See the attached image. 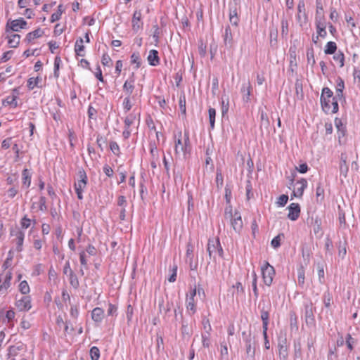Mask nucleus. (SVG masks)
<instances>
[{
  "label": "nucleus",
  "instance_id": "39",
  "mask_svg": "<svg viewBox=\"0 0 360 360\" xmlns=\"http://www.w3.org/2000/svg\"><path fill=\"white\" fill-rule=\"evenodd\" d=\"M324 20L323 6L320 2L316 3V21Z\"/></svg>",
  "mask_w": 360,
  "mask_h": 360
},
{
  "label": "nucleus",
  "instance_id": "37",
  "mask_svg": "<svg viewBox=\"0 0 360 360\" xmlns=\"http://www.w3.org/2000/svg\"><path fill=\"white\" fill-rule=\"evenodd\" d=\"M208 113H209V121H210V129H213L214 128L216 110L213 108H210L208 110Z\"/></svg>",
  "mask_w": 360,
  "mask_h": 360
},
{
  "label": "nucleus",
  "instance_id": "24",
  "mask_svg": "<svg viewBox=\"0 0 360 360\" xmlns=\"http://www.w3.org/2000/svg\"><path fill=\"white\" fill-rule=\"evenodd\" d=\"M148 61L152 66H156L160 63L158 52L156 50H150L148 56Z\"/></svg>",
  "mask_w": 360,
  "mask_h": 360
},
{
  "label": "nucleus",
  "instance_id": "60",
  "mask_svg": "<svg viewBox=\"0 0 360 360\" xmlns=\"http://www.w3.org/2000/svg\"><path fill=\"white\" fill-rule=\"evenodd\" d=\"M179 108L183 114H186V98L182 96L179 98Z\"/></svg>",
  "mask_w": 360,
  "mask_h": 360
},
{
  "label": "nucleus",
  "instance_id": "58",
  "mask_svg": "<svg viewBox=\"0 0 360 360\" xmlns=\"http://www.w3.org/2000/svg\"><path fill=\"white\" fill-rule=\"evenodd\" d=\"M110 148L114 154L118 155L120 153V147L115 141L110 143Z\"/></svg>",
  "mask_w": 360,
  "mask_h": 360
},
{
  "label": "nucleus",
  "instance_id": "9",
  "mask_svg": "<svg viewBox=\"0 0 360 360\" xmlns=\"http://www.w3.org/2000/svg\"><path fill=\"white\" fill-rule=\"evenodd\" d=\"M196 295V288L193 289L189 295H187L186 300V313L189 316H192L196 311V304L195 297Z\"/></svg>",
  "mask_w": 360,
  "mask_h": 360
},
{
  "label": "nucleus",
  "instance_id": "43",
  "mask_svg": "<svg viewBox=\"0 0 360 360\" xmlns=\"http://www.w3.org/2000/svg\"><path fill=\"white\" fill-rule=\"evenodd\" d=\"M269 314L267 310L263 307L261 309V319L262 321V326H268L269 324Z\"/></svg>",
  "mask_w": 360,
  "mask_h": 360
},
{
  "label": "nucleus",
  "instance_id": "15",
  "mask_svg": "<svg viewBox=\"0 0 360 360\" xmlns=\"http://www.w3.org/2000/svg\"><path fill=\"white\" fill-rule=\"evenodd\" d=\"M25 345L22 342H18L16 345L9 347L8 350V356H17L21 352H25Z\"/></svg>",
  "mask_w": 360,
  "mask_h": 360
},
{
  "label": "nucleus",
  "instance_id": "55",
  "mask_svg": "<svg viewBox=\"0 0 360 360\" xmlns=\"http://www.w3.org/2000/svg\"><path fill=\"white\" fill-rule=\"evenodd\" d=\"M220 354H221V357L222 359H227L228 357V348H227V346L225 343L224 342H221V351H220Z\"/></svg>",
  "mask_w": 360,
  "mask_h": 360
},
{
  "label": "nucleus",
  "instance_id": "41",
  "mask_svg": "<svg viewBox=\"0 0 360 360\" xmlns=\"http://www.w3.org/2000/svg\"><path fill=\"white\" fill-rule=\"evenodd\" d=\"M202 324L203 329L205 330L204 333H211L212 326H211L209 319L207 317L204 316L202 318Z\"/></svg>",
  "mask_w": 360,
  "mask_h": 360
},
{
  "label": "nucleus",
  "instance_id": "14",
  "mask_svg": "<svg viewBox=\"0 0 360 360\" xmlns=\"http://www.w3.org/2000/svg\"><path fill=\"white\" fill-rule=\"evenodd\" d=\"M307 186V181L305 179H301L300 180L297 181L294 185L292 196L301 198Z\"/></svg>",
  "mask_w": 360,
  "mask_h": 360
},
{
  "label": "nucleus",
  "instance_id": "19",
  "mask_svg": "<svg viewBox=\"0 0 360 360\" xmlns=\"http://www.w3.org/2000/svg\"><path fill=\"white\" fill-rule=\"evenodd\" d=\"M252 86L250 81L244 82L241 86V94H243V101L245 103H248L250 100V92Z\"/></svg>",
  "mask_w": 360,
  "mask_h": 360
},
{
  "label": "nucleus",
  "instance_id": "13",
  "mask_svg": "<svg viewBox=\"0 0 360 360\" xmlns=\"http://www.w3.org/2000/svg\"><path fill=\"white\" fill-rule=\"evenodd\" d=\"M297 19L299 24L302 26L307 22V16L305 13V4L304 0H300L297 5Z\"/></svg>",
  "mask_w": 360,
  "mask_h": 360
},
{
  "label": "nucleus",
  "instance_id": "42",
  "mask_svg": "<svg viewBox=\"0 0 360 360\" xmlns=\"http://www.w3.org/2000/svg\"><path fill=\"white\" fill-rule=\"evenodd\" d=\"M307 62L309 64H310L311 66H313L316 63L315 58H314V49H309L307 51Z\"/></svg>",
  "mask_w": 360,
  "mask_h": 360
},
{
  "label": "nucleus",
  "instance_id": "35",
  "mask_svg": "<svg viewBox=\"0 0 360 360\" xmlns=\"http://www.w3.org/2000/svg\"><path fill=\"white\" fill-rule=\"evenodd\" d=\"M3 105L5 106L12 105L13 108H15L18 105L17 96L12 95L6 97L3 101Z\"/></svg>",
  "mask_w": 360,
  "mask_h": 360
},
{
  "label": "nucleus",
  "instance_id": "32",
  "mask_svg": "<svg viewBox=\"0 0 360 360\" xmlns=\"http://www.w3.org/2000/svg\"><path fill=\"white\" fill-rule=\"evenodd\" d=\"M333 60L337 63L340 68H342L344 66L345 56L341 51H338L334 53Z\"/></svg>",
  "mask_w": 360,
  "mask_h": 360
},
{
  "label": "nucleus",
  "instance_id": "25",
  "mask_svg": "<svg viewBox=\"0 0 360 360\" xmlns=\"http://www.w3.org/2000/svg\"><path fill=\"white\" fill-rule=\"evenodd\" d=\"M304 316L307 323L312 322L314 321V313L312 309V303L309 302L305 304L304 307Z\"/></svg>",
  "mask_w": 360,
  "mask_h": 360
},
{
  "label": "nucleus",
  "instance_id": "64",
  "mask_svg": "<svg viewBox=\"0 0 360 360\" xmlns=\"http://www.w3.org/2000/svg\"><path fill=\"white\" fill-rule=\"evenodd\" d=\"M206 45L202 41H200L198 46V52L202 57L206 55Z\"/></svg>",
  "mask_w": 360,
  "mask_h": 360
},
{
  "label": "nucleus",
  "instance_id": "29",
  "mask_svg": "<svg viewBox=\"0 0 360 360\" xmlns=\"http://www.w3.org/2000/svg\"><path fill=\"white\" fill-rule=\"evenodd\" d=\"M22 186L26 188L30 187L31 184V174L27 169H25L22 172Z\"/></svg>",
  "mask_w": 360,
  "mask_h": 360
},
{
  "label": "nucleus",
  "instance_id": "59",
  "mask_svg": "<svg viewBox=\"0 0 360 360\" xmlns=\"http://www.w3.org/2000/svg\"><path fill=\"white\" fill-rule=\"evenodd\" d=\"M112 60L110 57L107 54L104 53L102 56L101 63L105 66H110L111 64Z\"/></svg>",
  "mask_w": 360,
  "mask_h": 360
},
{
  "label": "nucleus",
  "instance_id": "38",
  "mask_svg": "<svg viewBox=\"0 0 360 360\" xmlns=\"http://www.w3.org/2000/svg\"><path fill=\"white\" fill-rule=\"evenodd\" d=\"M150 153L151 155L150 160H158L159 161V153L157 147L155 144H150Z\"/></svg>",
  "mask_w": 360,
  "mask_h": 360
},
{
  "label": "nucleus",
  "instance_id": "7",
  "mask_svg": "<svg viewBox=\"0 0 360 360\" xmlns=\"http://www.w3.org/2000/svg\"><path fill=\"white\" fill-rule=\"evenodd\" d=\"M27 22L22 18H20L13 20H8L6 26V32L7 34L10 32H18L20 29L25 27Z\"/></svg>",
  "mask_w": 360,
  "mask_h": 360
},
{
  "label": "nucleus",
  "instance_id": "49",
  "mask_svg": "<svg viewBox=\"0 0 360 360\" xmlns=\"http://www.w3.org/2000/svg\"><path fill=\"white\" fill-rule=\"evenodd\" d=\"M338 248H339V252H338L339 256L341 257L342 258H344L347 253L346 242L345 241H344V242L340 241Z\"/></svg>",
  "mask_w": 360,
  "mask_h": 360
},
{
  "label": "nucleus",
  "instance_id": "46",
  "mask_svg": "<svg viewBox=\"0 0 360 360\" xmlns=\"http://www.w3.org/2000/svg\"><path fill=\"white\" fill-rule=\"evenodd\" d=\"M131 97H129V96H126L124 98L122 105H123V108H124L125 112H129L131 109L132 103H131Z\"/></svg>",
  "mask_w": 360,
  "mask_h": 360
},
{
  "label": "nucleus",
  "instance_id": "10",
  "mask_svg": "<svg viewBox=\"0 0 360 360\" xmlns=\"http://www.w3.org/2000/svg\"><path fill=\"white\" fill-rule=\"evenodd\" d=\"M10 234L11 236L15 237L16 250L18 252H21L22 250L23 241L25 238L24 231L18 227H15L11 229Z\"/></svg>",
  "mask_w": 360,
  "mask_h": 360
},
{
  "label": "nucleus",
  "instance_id": "61",
  "mask_svg": "<svg viewBox=\"0 0 360 360\" xmlns=\"http://www.w3.org/2000/svg\"><path fill=\"white\" fill-rule=\"evenodd\" d=\"M271 246L274 248H278L281 245V235H278L277 236L274 237L271 240Z\"/></svg>",
  "mask_w": 360,
  "mask_h": 360
},
{
  "label": "nucleus",
  "instance_id": "1",
  "mask_svg": "<svg viewBox=\"0 0 360 360\" xmlns=\"http://www.w3.org/2000/svg\"><path fill=\"white\" fill-rule=\"evenodd\" d=\"M338 98L333 96V91L328 87L323 88L320 98L323 110L326 112L330 111L333 113H336L339 110Z\"/></svg>",
  "mask_w": 360,
  "mask_h": 360
},
{
  "label": "nucleus",
  "instance_id": "52",
  "mask_svg": "<svg viewBox=\"0 0 360 360\" xmlns=\"http://www.w3.org/2000/svg\"><path fill=\"white\" fill-rule=\"evenodd\" d=\"M20 225L22 229H27L31 225V219L27 218V216H25L20 221Z\"/></svg>",
  "mask_w": 360,
  "mask_h": 360
},
{
  "label": "nucleus",
  "instance_id": "28",
  "mask_svg": "<svg viewBox=\"0 0 360 360\" xmlns=\"http://www.w3.org/2000/svg\"><path fill=\"white\" fill-rule=\"evenodd\" d=\"M84 41L82 38H79L76 41L75 46V51L77 56H84V46L83 45Z\"/></svg>",
  "mask_w": 360,
  "mask_h": 360
},
{
  "label": "nucleus",
  "instance_id": "23",
  "mask_svg": "<svg viewBox=\"0 0 360 360\" xmlns=\"http://www.w3.org/2000/svg\"><path fill=\"white\" fill-rule=\"evenodd\" d=\"M104 318V311L100 307H96L91 312V319L96 323H101Z\"/></svg>",
  "mask_w": 360,
  "mask_h": 360
},
{
  "label": "nucleus",
  "instance_id": "57",
  "mask_svg": "<svg viewBox=\"0 0 360 360\" xmlns=\"http://www.w3.org/2000/svg\"><path fill=\"white\" fill-rule=\"evenodd\" d=\"M297 280L300 285L304 283V271L302 268L300 269L297 272Z\"/></svg>",
  "mask_w": 360,
  "mask_h": 360
},
{
  "label": "nucleus",
  "instance_id": "45",
  "mask_svg": "<svg viewBox=\"0 0 360 360\" xmlns=\"http://www.w3.org/2000/svg\"><path fill=\"white\" fill-rule=\"evenodd\" d=\"M90 356L91 360H98L100 357V350L97 347H92L90 349Z\"/></svg>",
  "mask_w": 360,
  "mask_h": 360
},
{
  "label": "nucleus",
  "instance_id": "3",
  "mask_svg": "<svg viewBox=\"0 0 360 360\" xmlns=\"http://www.w3.org/2000/svg\"><path fill=\"white\" fill-rule=\"evenodd\" d=\"M78 176L79 180L75 184V189L78 199L82 200L83 199L82 193L86 186L88 178L84 169H80L78 172Z\"/></svg>",
  "mask_w": 360,
  "mask_h": 360
},
{
  "label": "nucleus",
  "instance_id": "6",
  "mask_svg": "<svg viewBox=\"0 0 360 360\" xmlns=\"http://www.w3.org/2000/svg\"><path fill=\"white\" fill-rule=\"evenodd\" d=\"M189 144V136L188 132L184 133V143H182V134L179 132L178 138L175 141V153L179 155L181 153H186Z\"/></svg>",
  "mask_w": 360,
  "mask_h": 360
},
{
  "label": "nucleus",
  "instance_id": "11",
  "mask_svg": "<svg viewBox=\"0 0 360 360\" xmlns=\"http://www.w3.org/2000/svg\"><path fill=\"white\" fill-rule=\"evenodd\" d=\"M15 307L20 311H29L31 307V298L30 296H22L15 302Z\"/></svg>",
  "mask_w": 360,
  "mask_h": 360
},
{
  "label": "nucleus",
  "instance_id": "48",
  "mask_svg": "<svg viewBox=\"0 0 360 360\" xmlns=\"http://www.w3.org/2000/svg\"><path fill=\"white\" fill-rule=\"evenodd\" d=\"M19 290L22 294L26 295L30 292V287L26 281H22L19 285Z\"/></svg>",
  "mask_w": 360,
  "mask_h": 360
},
{
  "label": "nucleus",
  "instance_id": "20",
  "mask_svg": "<svg viewBox=\"0 0 360 360\" xmlns=\"http://www.w3.org/2000/svg\"><path fill=\"white\" fill-rule=\"evenodd\" d=\"M348 170H349V167L347 165V155L345 153H342L340 155V175H342L344 177H346Z\"/></svg>",
  "mask_w": 360,
  "mask_h": 360
},
{
  "label": "nucleus",
  "instance_id": "12",
  "mask_svg": "<svg viewBox=\"0 0 360 360\" xmlns=\"http://www.w3.org/2000/svg\"><path fill=\"white\" fill-rule=\"evenodd\" d=\"M12 273L8 271L6 274L0 275V292H5L11 285Z\"/></svg>",
  "mask_w": 360,
  "mask_h": 360
},
{
  "label": "nucleus",
  "instance_id": "62",
  "mask_svg": "<svg viewBox=\"0 0 360 360\" xmlns=\"http://www.w3.org/2000/svg\"><path fill=\"white\" fill-rule=\"evenodd\" d=\"M117 205L121 207V209L126 208V207L127 205V202L126 198L124 196H123V195L119 196L118 200H117Z\"/></svg>",
  "mask_w": 360,
  "mask_h": 360
},
{
  "label": "nucleus",
  "instance_id": "63",
  "mask_svg": "<svg viewBox=\"0 0 360 360\" xmlns=\"http://www.w3.org/2000/svg\"><path fill=\"white\" fill-rule=\"evenodd\" d=\"M240 0H231V1L229 4V9H240Z\"/></svg>",
  "mask_w": 360,
  "mask_h": 360
},
{
  "label": "nucleus",
  "instance_id": "53",
  "mask_svg": "<svg viewBox=\"0 0 360 360\" xmlns=\"http://www.w3.org/2000/svg\"><path fill=\"white\" fill-rule=\"evenodd\" d=\"M61 60L59 57H56L54 60V76L58 78L59 77V67Z\"/></svg>",
  "mask_w": 360,
  "mask_h": 360
},
{
  "label": "nucleus",
  "instance_id": "18",
  "mask_svg": "<svg viewBox=\"0 0 360 360\" xmlns=\"http://www.w3.org/2000/svg\"><path fill=\"white\" fill-rule=\"evenodd\" d=\"M142 14L141 11H135L132 18V29L135 32L139 30L142 26L143 22H141Z\"/></svg>",
  "mask_w": 360,
  "mask_h": 360
},
{
  "label": "nucleus",
  "instance_id": "2",
  "mask_svg": "<svg viewBox=\"0 0 360 360\" xmlns=\"http://www.w3.org/2000/svg\"><path fill=\"white\" fill-rule=\"evenodd\" d=\"M224 217L226 219H229L233 229L236 233H240L243 229V221L241 214L238 211H235L233 213L231 205H228L225 208Z\"/></svg>",
  "mask_w": 360,
  "mask_h": 360
},
{
  "label": "nucleus",
  "instance_id": "21",
  "mask_svg": "<svg viewBox=\"0 0 360 360\" xmlns=\"http://www.w3.org/2000/svg\"><path fill=\"white\" fill-rule=\"evenodd\" d=\"M219 246V240L217 239H209L207 243V252L209 254V257L212 258V257L214 258V254L217 253V248Z\"/></svg>",
  "mask_w": 360,
  "mask_h": 360
},
{
  "label": "nucleus",
  "instance_id": "56",
  "mask_svg": "<svg viewBox=\"0 0 360 360\" xmlns=\"http://www.w3.org/2000/svg\"><path fill=\"white\" fill-rule=\"evenodd\" d=\"M355 343V340L348 334L346 338V344L349 350L353 349V345Z\"/></svg>",
  "mask_w": 360,
  "mask_h": 360
},
{
  "label": "nucleus",
  "instance_id": "33",
  "mask_svg": "<svg viewBox=\"0 0 360 360\" xmlns=\"http://www.w3.org/2000/svg\"><path fill=\"white\" fill-rule=\"evenodd\" d=\"M337 45L334 41H329L326 44L324 49V53L326 54H334L336 53Z\"/></svg>",
  "mask_w": 360,
  "mask_h": 360
},
{
  "label": "nucleus",
  "instance_id": "31",
  "mask_svg": "<svg viewBox=\"0 0 360 360\" xmlns=\"http://www.w3.org/2000/svg\"><path fill=\"white\" fill-rule=\"evenodd\" d=\"M44 32L41 29H37L33 32H29L26 36V40L30 43L34 39L40 37Z\"/></svg>",
  "mask_w": 360,
  "mask_h": 360
},
{
  "label": "nucleus",
  "instance_id": "5",
  "mask_svg": "<svg viewBox=\"0 0 360 360\" xmlns=\"http://www.w3.org/2000/svg\"><path fill=\"white\" fill-rule=\"evenodd\" d=\"M262 274L263 281L267 286H270L273 283V279L275 275V269L274 266L270 265L269 262H265L262 266Z\"/></svg>",
  "mask_w": 360,
  "mask_h": 360
},
{
  "label": "nucleus",
  "instance_id": "8",
  "mask_svg": "<svg viewBox=\"0 0 360 360\" xmlns=\"http://www.w3.org/2000/svg\"><path fill=\"white\" fill-rule=\"evenodd\" d=\"M242 336L245 342L246 354L248 358H250L251 360H253L255 357V347H252L254 342L252 341L253 338H252L251 333L250 332L247 333L245 331H243L242 333Z\"/></svg>",
  "mask_w": 360,
  "mask_h": 360
},
{
  "label": "nucleus",
  "instance_id": "4",
  "mask_svg": "<svg viewBox=\"0 0 360 360\" xmlns=\"http://www.w3.org/2000/svg\"><path fill=\"white\" fill-rule=\"evenodd\" d=\"M278 354L281 360H287L288 356L287 338L285 331H280L278 337Z\"/></svg>",
  "mask_w": 360,
  "mask_h": 360
},
{
  "label": "nucleus",
  "instance_id": "47",
  "mask_svg": "<svg viewBox=\"0 0 360 360\" xmlns=\"http://www.w3.org/2000/svg\"><path fill=\"white\" fill-rule=\"evenodd\" d=\"M68 276H69V281H70V285L75 289L78 288L79 286V283L77 276L73 273V274L69 275Z\"/></svg>",
  "mask_w": 360,
  "mask_h": 360
},
{
  "label": "nucleus",
  "instance_id": "51",
  "mask_svg": "<svg viewBox=\"0 0 360 360\" xmlns=\"http://www.w3.org/2000/svg\"><path fill=\"white\" fill-rule=\"evenodd\" d=\"M135 120V115L133 114H129L127 116L124 120V127L129 128V127L133 124Z\"/></svg>",
  "mask_w": 360,
  "mask_h": 360
},
{
  "label": "nucleus",
  "instance_id": "27",
  "mask_svg": "<svg viewBox=\"0 0 360 360\" xmlns=\"http://www.w3.org/2000/svg\"><path fill=\"white\" fill-rule=\"evenodd\" d=\"M8 38V44L10 46V47L12 48H16L19 43L20 39V36L18 34H12L11 35L7 36Z\"/></svg>",
  "mask_w": 360,
  "mask_h": 360
},
{
  "label": "nucleus",
  "instance_id": "30",
  "mask_svg": "<svg viewBox=\"0 0 360 360\" xmlns=\"http://www.w3.org/2000/svg\"><path fill=\"white\" fill-rule=\"evenodd\" d=\"M238 9H229V21L232 25L238 26L239 18L238 17Z\"/></svg>",
  "mask_w": 360,
  "mask_h": 360
},
{
  "label": "nucleus",
  "instance_id": "36",
  "mask_svg": "<svg viewBox=\"0 0 360 360\" xmlns=\"http://www.w3.org/2000/svg\"><path fill=\"white\" fill-rule=\"evenodd\" d=\"M344 88H345L344 82L342 79H340L339 82L337 84V89H336V97H338L339 99H342L344 98V96H343Z\"/></svg>",
  "mask_w": 360,
  "mask_h": 360
},
{
  "label": "nucleus",
  "instance_id": "26",
  "mask_svg": "<svg viewBox=\"0 0 360 360\" xmlns=\"http://www.w3.org/2000/svg\"><path fill=\"white\" fill-rule=\"evenodd\" d=\"M316 30H317L318 34L321 37L324 38L327 34V32L326 31V25H325L324 20H317L316 21Z\"/></svg>",
  "mask_w": 360,
  "mask_h": 360
},
{
  "label": "nucleus",
  "instance_id": "50",
  "mask_svg": "<svg viewBox=\"0 0 360 360\" xmlns=\"http://www.w3.org/2000/svg\"><path fill=\"white\" fill-rule=\"evenodd\" d=\"M288 200V196L287 195H281L278 197L276 204L278 207H283L286 205Z\"/></svg>",
  "mask_w": 360,
  "mask_h": 360
},
{
  "label": "nucleus",
  "instance_id": "54",
  "mask_svg": "<svg viewBox=\"0 0 360 360\" xmlns=\"http://www.w3.org/2000/svg\"><path fill=\"white\" fill-rule=\"evenodd\" d=\"M181 333L184 337H190L191 335V330L188 328L187 323H182Z\"/></svg>",
  "mask_w": 360,
  "mask_h": 360
},
{
  "label": "nucleus",
  "instance_id": "40",
  "mask_svg": "<svg viewBox=\"0 0 360 360\" xmlns=\"http://www.w3.org/2000/svg\"><path fill=\"white\" fill-rule=\"evenodd\" d=\"M210 336L211 333H202V345L203 347L208 348L210 345Z\"/></svg>",
  "mask_w": 360,
  "mask_h": 360
},
{
  "label": "nucleus",
  "instance_id": "17",
  "mask_svg": "<svg viewBox=\"0 0 360 360\" xmlns=\"http://www.w3.org/2000/svg\"><path fill=\"white\" fill-rule=\"evenodd\" d=\"M288 209L289 210L288 217L292 221H295L296 219H297L300 213V207L299 204L291 203L288 207Z\"/></svg>",
  "mask_w": 360,
  "mask_h": 360
},
{
  "label": "nucleus",
  "instance_id": "44",
  "mask_svg": "<svg viewBox=\"0 0 360 360\" xmlns=\"http://www.w3.org/2000/svg\"><path fill=\"white\" fill-rule=\"evenodd\" d=\"M169 271L171 272V274L168 278V281L170 283H173L176 281V278L177 265L175 264H173V266L170 268Z\"/></svg>",
  "mask_w": 360,
  "mask_h": 360
},
{
  "label": "nucleus",
  "instance_id": "16",
  "mask_svg": "<svg viewBox=\"0 0 360 360\" xmlns=\"http://www.w3.org/2000/svg\"><path fill=\"white\" fill-rule=\"evenodd\" d=\"M134 76V74L132 73L131 78L125 81L123 84V91L126 96L131 97L135 89Z\"/></svg>",
  "mask_w": 360,
  "mask_h": 360
},
{
  "label": "nucleus",
  "instance_id": "22",
  "mask_svg": "<svg viewBox=\"0 0 360 360\" xmlns=\"http://www.w3.org/2000/svg\"><path fill=\"white\" fill-rule=\"evenodd\" d=\"M224 45L228 48H231L233 44V35L229 26H226L223 34Z\"/></svg>",
  "mask_w": 360,
  "mask_h": 360
},
{
  "label": "nucleus",
  "instance_id": "34",
  "mask_svg": "<svg viewBox=\"0 0 360 360\" xmlns=\"http://www.w3.org/2000/svg\"><path fill=\"white\" fill-rule=\"evenodd\" d=\"M131 63L135 65V67H134L135 70H137L140 68L141 62L140 54L139 52H134L131 54Z\"/></svg>",
  "mask_w": 360,
  "mask_h": 360
}]
</instances>
